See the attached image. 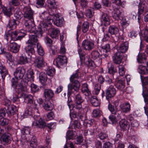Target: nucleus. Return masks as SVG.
<instances>
[{
	"mask_svg": "<svg viewBox=\"0 0 148 148\" xmlns=\"http://www.w3.org/2000/svg\"><path fill=\"white\" fill-rule=\"evenodd\" d=\"M79 70H77L70 77L71 83L68 85V93L70 94L74 92L73 90L78 92L80 86V84L78 79L79 78Z\"/></svg>",
	"mask_w": 148,
	"mask_h": 148,
	"instance_id": "1",
	"label": "nucleus"
},
{
	"mask_svg": "<svg viewBox=\"0 0 148 148\" xmlns=\"http://www.w3.org/2000/svg\"><path fill=\"white\" fill-rule=\"evenodd\" d=\"M25 73V69L22 67H19L16 69L14 74L15 78H12L11 80L12 86L13 88L18 89L17 88L18 86H17V79H22Z\"/></svg>",
	"mask_w": 148,
	"mask_h": 148,
	"instance_id": "2",
	"label": "nucleus"
},
{
	"mask_svg": "<svg viewBox=\"0 0 148 148\" xmlns=\"http://www.w3.org/2000/svg\"><path fill=\"white\" fill-rule=\"evenodd\" d=\"M8 105H6L7 108H4L0 109V116L2 117H4L6 113L8 116H10L13 115L14 112L15 110L16 109V107L14 105H10V101H8Z\"/></svg>",
	"mask_w": 148,
	"mask_h": 148,
	"instance_id": "3",
	"label": "nucleus"
},
{
	"mask_svg": "<svg viewBox=\"0 0 148 148\" xmlns=\"http://www.w3.org/2000/svg\"><path fill=\"white\" fill-rule=\"evenodd\" d=\"M91 55L92 58L93 60H96L99 58L98 61H96L95 63L96 65L99 66L102 63V58H106L108 56V54H103L100 55L99 52L97 50H93L91 52Z\"/></svg>",
	"mask_w": 148,
	"mask_h": 148,
	"instance_id": "4",
	"label": "nucleus"
},
{
	"mask_svg": "<svg viewBox=\"0 0 148 148\" xmlns=\"http://www.w3.org/2000/svg\"><path fill=\"white\" fill-rule=\"evenodd\" d=\"M27 32L24 29H21L19 32L15 31L11 34L12 39L14 41L21 40L26 35Z\"/></svg>",
	"mask_w": 148,
	"mask_h": 148,
	"instance_id": "5",
	"label": "nucleus"
},
{
	"mask_svg": "<svg viewBox=\"0 0 148 148\" xmlns=\"http://www.w3.org/2000/svg\"><path fill=\"white\" fill-rule=\"evenodd\" d=\"M31 34L29 35V39L28 40L27 43L31 45H35V43L38 41V38L41 37V33L37 32L35 30L32 32H29Z\"/></svg>",
	"mask_w": 148,
	"mask_h": 148,
	"instance_id": "6",
	"label": "nucleus"
},
{
	"mask_svg": "<svg viewBox=\"0 0 148 148\" xmlns=\"http://www.w3.org/2000/svg\"><path fill=\"white\" fill-rule=\"evenodd\" d=\"M67 58L65 56L58 55L54 61V64L58 68L66 65L67 63Z\"/></svg>",
	"mask_w": 148,
	"mask_h": 148,
	"instance_id": "7",
	"label": "nucleus"
},
{
	"mask_svg": "<svg viewBox=\"0 0 148 148\" xmlns=\"http://www.w3.org/2000/svg\"><path fill=\"white\" fill-rule=\"evenodd\" d=\"M82 47L86 51H90L95 48V45L93 41L85 39L82 42Z\"/></svg>",
	"mask_w": 148,
	"mask_h": 148,
	"instance_id": "8",
	"label": "nucleus"
},
{
	"mask_svg": "<svg viewBox=\"0 0 148 148\" xmlns=\"http://www.w3.org/2000/svg\"><path fill=\"white\" fill-rule=\"evenodd\" d=\"M24 17V18L28 19H34V11L29 6H25L23 9Z\"/></svg>",
	"mask_w": 148,
	"mask_h": 148,
	"instance_id": "9",
	"label": "nucleus"
},
{
	"mask_svg": "<svg viewBox=\"0 0 148 148\" xmlns=\"http://www.w3.org/2000/svg\"><path fill=\"white\" fill-rule=\"evenodd\" d=\"M83 101L81 96L79 93L77 94L76 96L75 102L73 105V108L77 109H80L82 108V103Z\"/></svg>",
	"mask_w": 148,
	"mask_h": 148,
	"instance_id": "10",
	"label": "nucleus"
},
{
	"mask_svg": "<svg viewBox=\"0 0 148 148\" xmlns=\"http://www.w3.org/2000/svg\"><path fill=\"white\" fill-rule=\"evenodd\" d=\"M24 25L28 29V32H32L35 29L34 19H28L27 20H25Z\"/></svg>",
	"mask_w": 148,
	"mask_h": 148,
	"instance_id": "11",
	"label": "nucleus"
},
{
	"mask_svg": "<svg viewBox=\"0 0 148 148\" xmlns=\"http://www.w3.org/2000/svg\"><path fill=\"white\" fill-rule=\"evenodd\" d=\"M51 20L50 19L47 23H40L38 26V30L36 31L40 32V33L41 32L42 36L43 32L47 29V27H48L47 23H48L49 25H50L51 24Z\"/></svg>",
	"mask_w": 148,
	"mask_h": 148,
	"instance_id": "12",
	"label": "nucleus"
},
{
	"mask_svg": "<svg viewBox=\"0 0 148 148\" xmlns=\"http://www.w3.org/2000/svg\"><path fill=\"white\" fill-rule=\"evenodd\" d=\"M116 93V90L115 88L111 85L106 90V99H108L113 97Z\"/></svg>",
	"mask_w": 148,
	"mask_h": 148,
	"instance_id": "13",
	"label": "nucleus"
},
{
	"mask_svg": "<svg viewBox=\"0 0 148 148\" xmlns=\"http://www.w3.org/2000/svg\"><path fill=\"white\" fill-rule=\"evenodd\" d=\"M108 109L112 114L116 115L118 118H121V112L118 110L116 107H114L112 104L109 103L108 105Z\"/></svg>",
	"mask_w": 148,
	"mask_h": 148,
	"instance_id": "14",
	"label": "nucleus"
},
{
	"mask_svg": "<svg viewBox=\"0 0 148 148\" xmlns=\"http://www.w3.org/2000/svg\"><path fill=\"white\" fill-rule=\"evenodd\" d=\"M63 19L60 17L58 14H54L53 17V21L54 25L58 27H61L62 25Z\"/></svg>",
	"mask_w": 148,
	"mask_h": 148,
	"instance_id": "15",
	"label": "nucleus"
},
{
	"mask_svg": "<svg viewBox=\"0 0 148 148\" xmlns=\"http://www.w3.org/2000/svg\"><path fill=\"white\" fill-rule=\"evenodd\" d=\"M123 54L119 52L115 53L112 57L113 62L116 64H120L122 61Z\"/></svg>",
	"mask_w": 148,
	"mask_h": 148,
	"instance_id": "16",
	"label": "nucleus"
},
{
	"mask_svg": "<svg viewBox=\"0 0 148 148\" xmlns=\"http://www.w3.org/2000/svg\"><path fill=\"white\" fill-rule=\"evenodd\" d=\"M20 47V45L17 43L13 42L9 44L8 48L11 52L16 53L18 52Z\"/></svg>",
	"mask_w": 148,
	"mask_h": 148,
	"instance_id": "17",
	"label": "nucleus"
},
{
	"mask_svg": "<svg viewBox=\"0 0 148 148\" xmlns=\"http://www.w3.org/2000/svg\"><path fill=\"white\" fill-rule=\"evenodd\" d=\"M128 42L127 41L122 42L118 47V52L121 53H125L128 50Z\"/></svg>",
	"mask_w": 148,
	"mask_h": 148,
	"instance_id": "18",
	"label": "nucleus"
},
{
	"mask_svg": "<svg viewBox=\"0 0 148 148\" xmlns=\"http://www.w3.org/2000/svg\"><path fill=\"white\" fill-rule=\"evenodd\" d=\"M36 66L38 68H41L44 66V62L42 56L36 57L34 60Z\"/></svg>",
	"mask_w": 148,
	"mask_h": 148,
	"instance_id": "19",
	"label": "nucleus"
},
{
	"mask_svg": "<svg viewBox=\"0 0 148 148\" xmlns=\"http://www.w3.org/2000/svg\"><path fill=\"white\" fill-rule=\"evenodd\" d=\"M10 135L9 133H4L1 136V143L4 145L5 144L10 143L11 140Z\"/></svg>",
	"mask_w": 148,
	"mask_h": 148,
	"instance_id": "20",
	"label": "nucleus"
},
{
	"mask_svg": "<svg viewBox=\"0 0 148 148\" xmlns=\"http://www.w3.org/2000/svg\"><path fill=\"white\" fill-rule=\"evenodd\" d=\"M109 16L107 13H103L101 16V21L102 25L107 26L110 24Z\"/></svg>",
	"mask_w": 148,
	"mask_h": 148,
	"instance_id": "21",
	"label": "nucleus"
},
{
	"mask_svg": "<svg viewBox=\"0 0 148 148\" xmlns=\"http://www.w3.org/2000/svg\"><path fill=\"white\" fill-rule=\"evenodd\" d=\"M120 127L122 130H127L130 128L128 122L125 119H121L119 122Z\"/></svg>",
	"mask_w": 148,
	"mask_h": 148,
	"instance_id": "22",
	"label": "nucleus"
},
{
	"mask_svg": "<svg viewBox=\"0 0 148 148\" xmlns=\"http://www.w3.org/2000/svg\"><path fill=\"white\" fill-rule=\"evenodd\" d=\"M60 33V30L56 28H52L49 30L50 35L53 38H58Z\"/></svg>",
	"mask_w": 148,
	"mask_h": 148,
	"instance_id": "23",
	"label": "nucleus"
},
{
	"mask_svg": "<svg viewBox=\"0 0 148 148\" xmlns=\"http://www.w3.org/2000/svg\"><path fill=\"white\" fill-rule=\"evenodd\" d=\"M32 126L34 128H42L46 126L45 121L41 119H39L38 122H34L32 124Z\"/></svg>",
	"mask_w": 148,
	"mask_h": 148,
	"instance_id": "24",
	"label": "nucleus"
},
{
	"mask_svg": "<svg viewBox=\"0 0 148 148\" xmlns=\"http://www.w3.org/2000/svg\"><path fill=\"white\" fill-rule=\"evenodd\" d=\"M44 96L46 99L50 100L54 96V93L51 89H45L44 91Z\"/></svg>",
	"mask_w": 148,
	"mask_h": 148,
	"instance_id": "25",
	"label": "nucleus"
},
{
	"mask_svg": "<svg viewBox=\"0 0 148 148\" xmlns=\"http://www.w3.org/2000/svg\"><path fill=\"white\" fill-rule=\"evenodd\" d=\"M25 52L28 54L30 58H31V56L35 53V50L32 45H28L25 48Z\"/></svg>",
	"mask_w": 148,
	"mask_h": 148,
	"instance_id": "26",
	"label": "nucleus"
},
{
	"mask_svg": "<svg viewBox=\"0 0 148 148\" xmlns=\"http://www.w3.org/2000/svg\"><path fill=\"white\" fill-rule=\"evenodd\" d=\"M34 73L33 71H30L29 72L25 74V82H30L31 83L34 81Z\"/></svg>",
	"mask_w": 148,
	"mask_h": 148,
	"instance_id": "27",
	"label": "nucleus"
},
{
	"mask_svg": "<svg viewBox=\"0 0 148 148\" xmlns=\"http://www.w3.org/2000/svg\"><path fill=\"white\" fill-rule=\"evenodd\" d=\"M120 108L125 113L129 112L130 110L131 106L129 103H125L120 106Z\"/></svg>",
	"mask_w": 148,
	"mask_h": 148,
	"instance_id": "28",
	"label": "nucleus"
},
{
	"mask_svg": "<svg viewBox=\"0 0 148 148\" xmlns=\"http://www.w3.org/2000/svg\"><path fill=\"white\" fill-rule=\"evenodd\" d=\"M115 86L118 89L120 90H122L125 86V83L124 80L120 79L116 81Z\"/></svg>",
	"mask_w": 148,
	"mask_h": 148,
	"instance_id": "29",
	"label": "nucleus"
},
{
	"mask_svg": "<svg viewBox=\"0 0 148 148\" xmlns=\"http://www.w3.org/2000/svg\"><path fill=\"white\" fill-rule=\"evenodd\" d=\"M81 90L83 93L86 96H88L90 94V91L88 88V85L86 83L82 84Z\"/></svg>",
	"mask_w": 148,
	"mask_h": 148,
	"instance_id": "30",
	"label": "nucleus"
},
{
	"mask_svg": "<svg viewBox=\"0 0 148 148\" xmlns=\"http://www.w3.org/2000/svg\"><path fill=\"white\" fill-rule=\"evenodd\" d=\"M19 23V21H16L14 19H11L9 21L8 27L11 29H15L16 25Z\"/></svg>",
	"mask_w": 148,
	"mask_h": 148,
	"instance_id": "31",
	"label": "nucleus"
},
{
	"mask_svg": "<svg viewBox=\"0 0 148 148\" xmlns=\"http://www.w3.org/2000/svg\"><path fill=\"white\" fill-rule=\"evenodd\" d=\"M24 101L27 104H33L34 102L33 97L31 95H24Z\"/></svg>",
	"mask_w": 148,
	"mask_h": 148,
	"instance_id": "32",
	"label": "nucleus"
},
{
	"mask_svg": "<svg viewBox=\"0 0 148 148\" xmlns=\"http://www.w3.org/2000/svg\"><path fill=\"white\" fill-rule=\"evenodd\" d=\"M147 56L143 54H141L139 53L138 55L137 60L139 63H144L146 62Z\"/></svg>",
	"mask_w": 148,
	"mask_h": 148,
	"instance_id": "33",
	"label": "nucleus"
},
{
	"mask_svg": "<svg viewBox=\"0 0 148 148\" xmlns=\"http://www.w3.org/2000/svg\"><path fill=\"white\" fill-rule=\"evenodd\" d=\"M47 75L44 72H41L39 75V79L41 83L43 85H45L47 81Z\"/></svg>",
	"mask_w": 148,
	"mask_h": 148,
	"instance_id": "34",
	"label": "nucleus"
},
{
	"mask_svg": "<svg viewBox=\"0 0 148 148\" xmlns=\"http://www.w3.org/2000/svg\"><path fill=\"white\" fill-rule=\"evenodd\" d=\"M114 14L112 16L115 19L119 20L120 19V16L121 14V12L119 10V8H114Z\"/></svg>",
	"mask_w": 148,
	"mask_h": 148,
	"instance_id": "35",
	"label": "nucleus"
},
{
	"mask_svg": "<svg viewBox=\"0 0 148 148\" xmlns=\"http://www.w3.org/2000/svg\"><path fill=\"white\" fill-rule=\"evenodd\" d=\"M29 58H27L25 55V53H23L20 57L18 61V63L20 64H23L28 62V59Z\"/></svg>",
	"mask_w": 148,
	"mask_h": 148,
	"instance_id": "36",
	"label": "nucleus"
},
{
	"mask_svg": "<svg viewBox=\"0 0 148 148\" xmlns=\"http://www.w3.org/2000/svg\"><path fill=\"white\" fill-rule=\"evenodd\" d=\"M118 28L114 26H110L108 29V32L112 35H116L119 32Z\"/></svg>",
	"mask_w": 148,
	"mask_h": 148,
	"instance_id": "37",
	"label": "nucleus"
},
{
	"mask_svg": "<svg viewBox=\"0 0 148 148\" xmlns=\"http://www.w3.org/2000/svg\"><path fill=\"white\" fill-rule=\"evenodd\" d=\"M138 72L142 74H146L148 73V69L146 66L139 65L138 68Z\"/></svg>",
	"mask_w": 148,
	"mask_h": 148,
	"instance_id": "38",
	"label": "nucleus"
},
{
	"mask_svg": "<svg viewBox=\"0 0 148 148\" xmlns=\"http://www.w3.org/2000/svg\"><path fill=\"white\" fill-rule=\"evenodd\" d=\"M0 73L1 74L2 77L3 79L5 78V76L7 75L8 72L5 67L2 64L0 65Z\"/></svg>",
	"mask_w": 148,
	"mask_h": 148,
	"instance_id": "39",
	"label": "nucleus"
},
{
	"mask_svg": "<svg viewBox=\"0 0 148 148\" xmlns=\"http://www.w3.org/2000/svg\"><path fill=\"white\" fill-rule=\"evenodd\" d=\"M146 5L145 3L143 1L140 2L138 5V13L140 14H142L143 12Z\"/></svg>",
	"mask_w": 148,
	"mask_h": 148,
	"instance_id": "40",
	"label": "nucleus"
},
{
	"mask_svg": "<svg viewBox=\"0 0 148 148\" xmlns=\"http://www.w3.org/2000/svg\"><path fill=\"white\" fill-rule=\"evenodd\" d=\"M1 8H2V11L5 15L8 17H10L12 14L11 8H10L7 9V8L4 6H2Z\"/></svg>",
	"mask_w": 148,
	"mask_h": 148,
	"instance_id": "41",
	"label": "nucleus"
},
{
	"mask_svg": "<svg viewBox=\"0 0 148 148\" xmlns=\"http://www.w3.org/2000/svg\"><path fill=\"white\" fill-rule=\"evenodd\" d=\"M43 107L46 110H51L53 109V105L50 101L48 100L47 103H44Z\"/></svg>",
	"mask_w": 148,
	"mask_h": 148,
	"instance_id": "42",
	"label": "nucleus"
},
{
	"mask_svg": "<svg viewBox=\"0 0 148 148\" xmlns=\"http://www.w3.org/2000/svg\"><path fill=\"white\" fill-rule=\"evenodd\" d=\"M100 48L102 49L104 52L107 53L110 51V47L109 44L103 43L100 46Z\"/></svg>",
	"mask_w": 148,
	"mask_h": 148,
	"instance_id": "43",
	"label": "nucleus"
},
{
	"mask_svg": "<svg viewBox=\"0 0 148 148\" xmlns=\"http://www.w3.org/2000/svg\"><path fill=\"white\" fill-rule=\"evenodd\" d=\"M90 102L92 105L95 107L98 106L100 104L98 100L95 96H93L91 98Z\"/></svg>",
	"mask_w": 148,
	"mask_h": 148,
	"instance_id": "44",
	"label": "nucleus"
},
{
	"mask_svg": "<svg viewBox=\"0 0 148 148\" xmlns=\"http://www.w3.org/2000/svg\"><path fill=\"white\" fill-rule=\"evenodd\" d=\"M47 2L49 5L53 9H56L57 8V2L55 0H47Z\"/></svg>",
	"mask_w": 148,
	"mask_h": 148,
	"instance_id": "45",
	"label": "nucleus"
},
{
	"mask_svg": "<svg viewBox=\"0 0 148 148\" xmlns=\"http://www.w3.org/2000/svg\"><path fill=\"white\" fill-rule=\"evenodd\" d=\"M89 28V24L87 21H85L84 22L82 25V31L84 33L87 32Z\"/></svg>",
	"mask_w": 148,
	"mask_h": 148,
	"instance_id": "46",
	"label": "nucleus"
},
{
	"mask_svg": "<svg viewBox=\"0 0 148 148\" xmlns=\"http://www.w3.org/2000/svg\"><path fill=\"white\" fill-rule=\"evenodd\" d=\"M55 70L54 68L49 67L46 71L47 75L50 76H53L55 74Z\"/></svg>",
	"mask_w": 148,
	"mask_h": 148,
	"instance_id": "47",
	"label": "nucleus"
},
{
	"mask_svg": "<svg viewBox=\"0 0 148 148\" xmlns=\"http://www.w3.org/2000/svg\"><path fill=\"white\" fill-rule=\"evenodd\" d=\"M82 50L81 48H79L78 50V52L79 55L80 60L81 64H82L84 62V60L85 59V55L82 53Z\"/></svg>",
	"mask_w": 148,
	"mask_h": 148,
	"instance_id": "48",
	"label": "nucleus"
},
{
	"mask_svg": "<svg viewBox=\"0 0 148 148\" xmlns=\"http://www.w3.org/2000/svg\"><path fill=\"white\" fill-rule=\"evenodd\" d=\"M76 132L75 131H69L66 133L67 138L69 139H73L75 136Z\"/></svg>",
	"mask_w": 148,
	"mask_h": 148,
	"instance_id": "49",
	"label": "nucleus"
},
{
	"mask_svg": "<svg viewBox=\"0 0 148 148\" xmlns=\"http://www.w3.org/2000/svg\"><path fill=\"white\" fill-rule=\"evenodd\" d=\"M94 121V120L93 119L85 120L84 122V125L86 127H89L93 124Z\"/></svg>",
	"mask_w": 148,
	"mask_h": 148,
	"instance_id": "50",
	"label": "nucleus"
},
{
	"mask_svg": "<svg viewBox=\"0 0 148 148\" xmlns=\"http://www.w3.org/2000/svg\"><path fill=\"white\" fill-rule=\"evenodd\" d=\"M9 123V120L3 117L0 119V125L2 126L7 125Z\"/></svg>",
	"mask_w": 148,
	"mask_h": 148,
	"instance_id": "51",
	"label": "nucleus"
},
{
	"mask_svg": "<svg viewBox=\"0 0 148 148\" xmlns=\"http://www.w3.org/2000/svg\"><path fill=\"white\" fill-rule=\"evenodd\" d=\"M37 51L39 55L42 56L45 54V52L41 46L38 44L37 45Z\"/></svg>",
	"mask_w": 148,
	"mask_h": 148,
	"instance_id": "52",
	"label": "nucleus"
},
{
	"mask_svg": "<svg viewBox=\"0 0 148 148\" xmlns=\"http://www.w3.org/2000/svg\"><path fill=\"white\" fill-rule=\"evenodd\" d=\"M116 115L112 114L109 116V119L110 120L112 124H115L117 122V119Z\"/></svg>",
	"mask_w": 148,
	"mask_h": 148,
	"instance_id": "53",
	"label": "nucleus"
},
{
	"mask_svg": "<svg viewBox=\"0 0 148 148\" xmlns=\"http://www.w3.org/2000/svg\"><path fill=\"white\" fill-rule=\"evenodd\" d=\"M119 75L122 76L125 73V68L124 66L122 65H119Z\"/></svg>",
	"mask_w": 148,
	"mask_h": 148,
	"instance_id": "54",
	"label": "nucleus"
},
{
	"mask_svg": "<svg viewBox=\"0 0 148 148\" xmlns=\"http://www.w3.org/2000/svg\"><path fill=\"white\" fill-rule=\"evenodd\" d=\"M98 137L101 140H104L108 138V136L106 133L101 132L98 135Z\"/></svg>",
	"mask_w": 148,
	"mask_h": 148,
	"instance_id": "55",
	"label": "nucleus"
},
{
	"mask_svg": "<svg viewBox=\"0 0 148 148\" xmlns=\"http://www.w3.org/2000/svg\"><path fill=\"white\" fill-rule=\"evenodd\" d=\"M81 125L80 123L78 121L75 120L74 121L72 125V127L75 129L76 128H80L81 127Z\"/></svg>",
	"mask_w": 148,
	"mask_h": 148,
	"instance_id": "56",
	"label": "nucleus"
},
{
	"mask_svg": "<svg viewBox=\"0 0 148 148\" xmlns=\"http://www.w3.org/2000/svg\"><path fill=\"white\" fill-rule=\"evenodd\" d=\"M87 59V60L86 61V59L85 58V59L84 60V63H85L88 66L93 67V64L94 63L93 61L92 60L88 59V57Z\"/></svg>",
	"mask_w": 148,
	"mask_h": 148,
	"instance_id": "57",
	"label": "nucleus"
},
{
	"mask_svg": "<svg viewBox=\"0 0 148 148\" xmlns=\"http://www.w3.org/2000/svg\"><path fill=\"white\" fill-rule=\"evenodd\" d=\"M9 4L10 6H17L20 4V2L19 0H11Z\"/></svg>",
	"mask_w": 148,
	"mask_h": 148,
	"instance_id": "58",
	"label": "nucleus"
},
{
	"mask_svg": "<svg viewBox=\"0 0 148 148\" xmlns=\"http://www.w3.org/2000/svg\"><path fill=\"white\" fill-rule=\"evenodd\" d=\"M14 16L17 19H20L22 17L23 15L20 11H16L14 14Z\"/></svg>",
	"mask_w": 148,
	"mask_h": 148,
	"instance_id": "59",
	"label": "nucleus"
},
{
	"mask_svg": "<svg viewBox=\"0 0 148 148\" xmlns=\"http://www.w3.org/2000/svg\"><path fill=\"white\" fill-rule=\"evenodd\" d=\"M7 59L10 61V62H13L14 60V58L12 55L9 53L7 52L5 55Z\"/></svg>",
	"mask_w": 148,
	"mask_h": 148,
	"instance_id": "60",
	"label": "nucleus"
},
{
	"mask_svg": "<svg viewBox=\"0 0 148 148\" xmlns=\"http://www.w3.org/2000/svg\"><path fill=\"white\" fill-rule=\"evenodd\" d=\"M94 14V12L91 10L88 9L86 11V15L87 17L90 18L92 17Z\"/></svg>",
	"mask_w": 148,
	"mask_h": 148,
	"instance_id": "61",
	"label": "nucleus"
},
{
	"mask_svg": "<svg viewBox=\"0 0 148 148\" xmlns=\"http://www.w3.org/2000/svg\"><path fill=\"white\" fill-rule=\"evenodd\" d=\"M116 72L117 70L116 69L114 68V66L111 65L110 68L108 69V73L110 74H113Z\"/></svg>",
	"mask_w": 148,
	"mask_h": 148,
	"instance_id": "62",
	"label": "nucleus"
},
{
	"mask_svg": "<svg viewBox=\"0 0 148 148\" xmlns=\"http://www.w3.org/2000/svg\"><path fill=\"white\" fill-rule=\"evenodd\" d=\"M112 3H115L116 4L119 6H121L123 7H124V4L123 2H121V0H112Z\"/></svg>",
	"mask_w": 148,
	"mask_h": 148,
	"instance_id": "63",
	"label": "nucleus"
},
{
	"mask_svg": "<svg viewBox=\"0 0 148 148\" xmlns=\"http://www.w3.org/2000/svg\"><path fill=\"white\" fill-rule=\"evenodd\" d=\"M113 144L109 142L105 143L103 145V148H112Z\"/></svg>",
	"mask_w": 148,
	"mask_h": 148,
	"instance_id": "64",
	"label": "nucleus"
}]
</instances>
